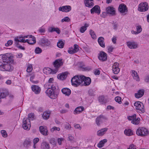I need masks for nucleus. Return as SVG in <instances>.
I'll return each instance as SVG.
<instances>
[{
	"label": "nucleus",
	"instance_id": "nucleus-40",
	"mask_svg": "<svg viewBox=\"0 0 149 149\" xmlns=\"http://www.w3.org/2000/svg\"><path fill=\"white\" fill-rule=\"evenodd\" d=\"M64 43L61 40H59L57 43V46L59 48H62L64 45Z\"/></svg>",
	"mask_w": 149,
	"mask_h": 149
},
{
	"label": "nucleus",
	"instance_id": "nucleus-41",
	"mask_svg": "<svg viewBox=\"0 0 149 149\" xmlns=\"http://www.w3.org/2000/svg\"><path fill=\"white\" fill-rule=\"evenodd\" d=\"M88 24H85L84 26H82L80 28V31L81 33H83L86 29V28L88 26Z\"/></svg>",
	"mask_w": 149,
	"mask_h": 149
},
{
	"label": "nucleus",
	"instance_id": "nucleus-57",
	"mask_svg": "<svg viewBox=\"0 0 149 149\" xmlns=\"http://www.w3.org/2000/svg\"><path fill=\"white\" fill-rule=\"evenodd\" d=\"M60 129L59 127H54L53 128L51 129V131L52 132H53L54 131L57 130V131H59Z\"/></svg>",
	"mask_w": 149,
	"mask_h": 149
},
{
	"label": "nucleus",
	"instance_id": "nucleus-58",
	"mask_svg": "<svg viewBox=\"0 0 149 149\" xmlns=\"http://www.w3.org/2000/svg\"><path fill=\"white\" fill-rule=\"evenodd\" d=\"M13 43V41L12 40H10L7 41V43L5 44V45L6 47H8L12 45Z\"/></svg>",
	"mask_w": 149,
	"mask_h": 149
},
{
	"label": "nucleus",
	"instance_id": "nucleus-53",
	"mask_svg": "<svg viewBox=\"0 0 149 149\" xmlns=\"http://www.w3.org/2000/svg\"><path fill=\"white\" fill-rule=\"evenodd\" d=\"M53 80L54 79L53 78H50L48 80V82L45 85V87L46 86L47 87V85L49 86L51 84H52V82Z\"/></svg>",
	"mask_w": 149,
	"mask_h": 149
},
{
	"label": "nucleus",
	"instance_id": "nucleus-63",
	"mask_svg": "<svg viewBox=\"0 0 149 149\" xmlns=\"http://www.w3.org/2000/svg\"><path fill=\"white\" fill-rule=\"evenodd\" d=\"M144 80L146 82L149 83V75H147L145 77Z\"/></svg>",
	"mask_w": 149,
	"mask_h": 149
},
{
	"label": "nucleus",
	"instance_id": "nucleus-28",
	"mask_svg": "<svg viewBox=\"0 0 149 149\" xmlns=\"http://www.w3.org/2000/svg\"><path fill=\"white\" fill-rule=\"evenodd\" d=\"M84 108L81 106L76 108L74 111L73 113L74 114L80 113L84 110Z\"/></svg>",
	"mask_w": 149,
	"mask_h": 149
},
{
	"label": "nucleus",
	"instance_id": "nucleus-9",
	"mask_svg": "<svg viewBox=\"0 0 149 149\" xmlns=\"http://www.w3.org/2000/svg\"><path fill=\"white\" fill-rule=\"evenodd\" d=\"M148 9V3L146 2L141 3L139 6L138 9V11L141 12L147 11Z\"/></svg>",
	"mask_w": 149,
	"mask_h": 149
},
{
	"label": "nucleus",
	"instance_id": "nucleus-26",
	"mask_svg": "<svg viewBox=\"0 0 149 149\" xmlns=\"http://www.w3.org/2000/svg\"><path fill=\"white\" fill-rule=\"evenodd\" d=\"M93 0H85L84 1V3L85 6L89 8L92 7L94 5L93 2H91L93 1Z\"/></svg>",
	"mask_w": 149,
	"mask_h": 149
},
{
	"label": "nucleus",
	"instance_id": "nucleus-52",
	"mask_svg": "<svg viewBox=\"0 0 149 149\" xmlns=\"http://www.w3.org/2000/svg\"><path fill=\"white\" fill-rule=\"evenodd\" d=\"M48 89L49 87H50L51 89L53 90L54 91H55L56 89V87L54 85H53L52 84H51L50 85H49V86H48L47 87Z\"/></svg>",
	"mask_w": 149,
	"mask_h": 149
},
{
	"label": "nucleus",
	"instance_id": "nucleus-42",
	"mask_svg": "<svg viewBox=\"0 0 149 149\" xmlns=\"http://www.w3.org/2000/svg\"><path fill=\"white\" fill-rule=\"evenodd\" d=\"M90 34L93 39H94L96 38V37L95 33L93 30H90Z\"/></svg>",
	"mask_w": 149,
	"mask_h": 149
},
{
	"label": "nucleus",
	"instance_id": "nucleus-46",
	"mask_svg": "<svg viewBox=\"0 0 149 149\" xmlns=\"http://www.w3.org/2000/svg\"><path fill=\"white\" fill-rule=\"evenodd\" d=\"M29 37L30 38H32V40L33 41V43L29 42V43H28L29 44H31V45H33V44H34L36 42L35 38V37L34 36H33L31 35H30L29 36Z\"/></svg>",
	"mask_w": 149,
	"mask_h": 149
},
{
	"label": "nucleus",
	"instance_id": "nucleus-3",
	"mask_svg": "<svg viewBox=\"0 0 149 149\" xmlns=\"http://www.w3.org/2000/svg\"><path fill=\"white\" fill-rule=\"evenodd\" d=\"M149 134V131L148 130L144 127H139L136 131V134L141 136H147Z\"/></svg>",
	"mask_w": 149,
	"mask_h": 149
},
{
	"label": "nucleus",
	"instance_id": "nucleus-56",
	"mask_svg": "<svg viewBox=\"0 0 149 149\" xmlns=\"http://www.w3.org/2000/svg\"><path fill=\"white\" fill-rule=\"evenodd\" d=\"M49 143L54 146H56V142L54 138H52L50 140Z\"/></svg>",
	"mask_w": 149,
	"mask_h": 149
},
{
	"label": "nucleus",
	"instance_id": "nucleus-35",
	"mask_svg": "<svg viewBox=\"0 0 149 149\" xmlns=\"http://www.w3.org/2000/svg\"><path fill=\"white\" fill-rule=\"evenodd\" d=\"M49 31L50 32L55 31L58 34H60L61 32L60 30L58 28H50L49 29Z\"/></svg>",
	"mask_w": 149,
	"mask_h": 149
},
{
	"label": "nucleus",
	"instance_id": "nucleus-16",
	"mask_svg": "<svg viewBox=\"0 0 149 149\" xmlns=\"http://www.w3.org/2000/svg\"><path fill=\"white\" fill-rule=\"evenodd\" d=\"M91 12L92 14L95 13L99 15L100 13V10L99 6L98 5L95 6L91 10Z\"/></svg>",
	"mask_w": 149,
	"mask_h": 149
},
{
	"label": "nucleus",
	"instance_id": "nucleus-60",
	"mask_svg": "<svg viewBox=\"0 0 149 149\" xmlns=\"http://www.w3.org/2000/svg\"><path fill=\"white\" fill-rule=\"evenodd\" d=\"M79 46L76 44H74V49L75 52H77L79 50Z\"/></svg>",
	"mask_w": 149,
	"mask_h": 149
},
{
	"label": "nucleus",
	"instance_id": "nucleus-54",
	"mask_svg": "<svg viewBox=\"0 0 149 149\" xmlns=\"http://www.w3.org/2000/svg\"><path fill=\"white\" fill-rule=\"evenodd\" d=\"M1 134L2 136L4 137H6L7 136V134L6 131L4 130H2L1 131Z\"/></svg>",
	"mask_w": 149,
	"mask_h": 149
},
{
	"label": "nucleus",
	"instance_id": "nucleus-19",
	"mask_svg": "<svg viewBox=\"0 0 149 149\" xmlns=\"http://www.w3.org/2000/svg\"><path fill=\"white\" fill-rule=\"evenodd\" d=\"M62 59H57L54 62L53 64L56 69H57L63 65V62Z\"/></svg>",
	"mask_w": 149,
	"mask_h": 149
},
{
	"label": "nucleus",
	"instance_id": "nucleus-64",
	"mask_svg": "<svg viewBox=\"0 0 149 149\" xmlns=\"http://www.w3.org/2000/svg\"><path fill=\"white\" fill-rule=\"evenodd\" d=\"M127 149H136V147L133 144H131L130 146V147Z\"/></svg>",
	"mask_w": 149,
	"mask_h": 149
},
{
	"label": "nucleus",
	"instance_id": "nucleus-62",
	"mask_svg": "<svg viewBox=\"0 0 149 149\" xmlns=\"http://www.w3.org/2000/svg\"><path fill=\"white\" fill-rule=\"evenodd\" d=\"M65 127L66 129L69 130L71 128V126L68 123H66L65 125Z\"/></svg>",
	"mask_w": 149,
	"mask_h": 149
},
{
	"label": "nucleus",
	"instance_id": "nucleus-14",
	"mask_svg": "<svg viewBox=\"0 0 149 149\" xmlns=\"http://www.w3.org/2000/svg\"><path fill=\"white\" fill-rule=\"evenodd\" d=\"M107 54L103 51L100 52L99 54V59L102 61H105L107 60Z\"/></svg>",
	"mask_w": 149,
	"mask_h": 149
},
{
	"label": "nucleus",
	"instance_id": "nucleus-51",
	"mask_svg": "<svg viewBox=\"0 0 149 149\" xmlns=\"http://www.w3.org/2000/svg\"><path fill=\"white\" fill-rule=\"evenodd\" d=\"M115 100L116 102L119 104H120L121 102V98L120 97L117 96L115 97Z\"/></svg>",
	"mask_w": 149,
	"mask_h": 149
},
{
	"label": "nucleus",
	"instance_id": "nucleus-30",
	"mask_svg": "<svg viewBox=\"0 0 149 149\" xmlns=\"http://www.w3.org/2000/svg\"><path fill=\"white\" fill-rule=\"evenodd\" d=\"M144 94V90H140L138 91L137 93H135V96L136 98H139L141 97Z\"/></svg>",
	"mask_w": 149,
	"mask_h": 149
},
{
	"label": "nucleus",
	"instance_id": "nucleus-48",
	"mask_svg": "<svg viewBox=\"0 0 149 149\" xmlns=\"http://www.w3.org/2000/svg\"><path fill=\"white\" fill-rule=\"evenodd\" d=\"M70 21L69 18L68 17H66L62 19L61 20V22H69Z\"/></svg>",
	"mask_w": 149,
	"mask_h": 149
},
{
	"label": "nucleus",
	"instance_id": "nucleus-18",
	"mask_svg": "<svg viewBox=\"0 0 149 149\" xmlns=\"http://www.w3.org/2000/svg\"><path fill=\"white\" fill-rule=\"evenodd\" d=\"M40 132L42 134L44 135L47 136L48 134V132L47 127L45 126H40L39 127Z\"/></svg>",
	"mask_w": 149,
	"mask_h": 149
},
{
	"label": "nucleus",
	"instance_id": "nucleus-11",
	"mask_svg": "<svg viewBox=\"0 0 149 149\" xmlns=\"http://www.w3.org/2000/svg\"><path fill=\"white\" fill-rule=\"evenodd\" d=\"M106 13L111 16H114L116 15V11L113 7L109 6L106 8Z\"/></svg>",
	"mask_w": 149,
	"mask_h": 149
},
{
	"label": "nucleus",
	"instance_id": "nucleus-21",
	"mask_svg": "<svg viewBox=\"0 0 149 149\" xmlns=\"http://www.w3.org/2000/svg\"><path fill=\"white\" fill-rule=\"evenodd\" d=\"M118 10L122 13L127 12V8L126 6L123 4H120L118 7Z\"/></svg>",
	"mask_w": 149,
	"mask_h": 149
},
{
	"label": "nucleus",
	"instance_id": "nucleus-4",
	"mask_svg": "<svg viewBox=\"0 0 149 149\" xmlns=\"http://www.w3.org/2000/svg\"><path fill=\"white\" fill-rule=\"evenodd\" d=\"M45 93L50 98L53 99H56L57 96V94L55 91L51 89L50 87L46 91Z\"/></svg>",
	"mask_w": 149,
	"mask_h": 149
},
{
	"label": "nucleus",
	"instance_id": "nucleus-50",
	"mask_svg": "<svg viewBox=\"0 0 149 149\" xmlns=\"http://www.w3.org/2000/svg\"><path fill=\"white\" fill-rule=\"evenodd\" d=\"M136 114H134L133 115H132L131 116H129L128 117V119L130 120H134V119L136 118Z\"/></svg>",
	"mask_w": 149,
	"mask_h": 149
},
{
	"label": "nucleus",
	"instance_id": "nucleus-33",
	"mask_svg": "<svg viewBox=\"0 0 149 149\" xmlns=\"http://www.w3.org/2000/svg\"><path fill=\"white\" fill-rule=\"evenodd\" d=\"M98 100L100 103L101 104H104L107 102V100L103 95L100 96L98 97Z\"/></svg>",
	"mask_w": 149,
	"mask_h": 149
},
{
	"label": "nucleus",
	"instance_id": "nucleus-38",
	"mask_svg": "<svg viewBox=\"0 0 149 149\" xmlns=\"http://www.w3.org/2000/svg\"><path fill=\"white\" fill-rule=\"evenodd\" d=\"M107 141V140L106 139H104L101 141L97 145V147L99 148H101L103 147L104 144Z\"/></svg>",
	"mask_w": 149,
	"mask_h": 149
},
{
	"label": "nucleus",
	"instance_id": "nucleus-8",
	"mask_svg": "<svg viewBox=\"0 0 149 149\" xmlns=\"http://www.w3.org/2000/svg\"><path fill=\"white\" fill-rule=\"evenodd\" d=\"M107 120V118L105 116L101 115L98 117L96 119V123L97 125L99 126L101 124Z\"/></svg>",
	"mask_w": 149,
	"mask_h": 149
},
{
	"label": "nucleus",
	"instance_id": "nucleus-47",
	"mask_svg": "<svg viewBox=\"0 0 149 149\" xmlns=\"http://www.w3.org/2000/svg\"><path fill=\"white\" fill-rule=\"evenodd\" d=\"M34 117V115L33 113H31L29 114L28 115V118L30 120H33V118Z\"/></svg>",
	"mask_w": 149,
	"mask_h": 149
},
{
	"label": "nucleus",
	"instance_id": "nucleus-59",
	"mask_svg": "<svg viewBox=\"0 0 149 149\" xmlns=\"http://www.w3.org/2000/svg\"><path fill=\"white\" fill-rule=\"evenodd\" d=\"M35 78V76L33 75L30 78V80L34 83H37L38 82V81H33V79Z\"/></svg>",
	"mask_w": 149,
	"mask_h": 149
},
{
	"label": "nucleus",
	"instance_id": "nucleus-27",
	"mask_svg": "<svg viewBox=\"0 0 149 149\" xmlns=\"http://www.w3.org/2000/svg\"><path fill=\"white\" fill-rule=\"evenodd\" d=\"M62 93L65 95L68 96H69L71 94V91L68 88H64L61 90Z\"/></svg>",
	"mask_w": 149,
	"mask_h": 149
},
{
	"label": "nucleus",
	"instance_id": "nucleus-31",
	"mask_svg": "<svg viewBox=\"0 0 149 149\" xmlns=\"http://www.w3.org/2000/svg\"><path fill=\"white\" fill-rule=\"evenodd\" d=\"M108 130V128L105 127L99 130L97 132V135L98 136H102Z\"/></svg>",
	"mask_w": 149,
	"mask_h": 149
},
{
	"label": "nucleus",
	"instance_id": "nucleus-1",
	"mask_svg": "<svg viewBox=\"0 0 149 149\" xmlns=\"http://www.w3.org/2000/svg\"><path fill=\"white\" fill-rule=\"evenodd\" d=\"M13 56L9 53L0 55V70L2 71H12L13 67L9 63H13Z\"/></svg>",
	"mask_w": 149,
	"mask_h": 149
},
{
	"label": "nucleus",
	"instance_id": "nucleus-44",
	"mask_svg": "<svg viewBox=\"0 0 149 149\" xmlns=\"http://www.w3.org/2000/svg\"><path fill=\"white\" fill-rule=\"evenodd\" d=\"M42 51V49L39 47H36L35 50V53L37 54L41 53Z\"/></svg>",
	"mask_w": 149,
	"mask_h": 149
},
{
	"label": "nucleus",
	"instance_id": "nucleus-23",
	"mask_svg": "<svg viewBox=\"0 0 149 149\" xmlns=\"http://www.w3.org/2000/svg\"><path fill=\"white\" fill-rule=\"evenodd\" d=\"M131 72L132 73V75L133 79L137 81H139L140 80V78L137 72L134 70H132Z\"/></svg>",
	"mask_w": 149,
	"mask_h": 149
},
{
	"label": "nucleus",
	"instance_id": "nucleus-34",
	"mask_svg": "<svg viewBox=\"0 0 149 149\" xmlns=\"http://www.w3.org/2000/svg\"><path fill=\"white\" fill-rule=\"evenodd\" d=\"M41 148L42 149H49L50 148L49 145L47 142L43 141L41 144Z\"/></svg>",
	"mask_w": 149,
	"mask_h": 149
},
{
	"label": "nucleus",
	"instance_id": "nucleus-36",
	"mask_svg": "<svg viewBox=\"0 0 149 149\" xmlns=\"http://www.w3.org/2000/svg\"><path fill=\"white\" fill-rule=\"evenodd\" d=\"M50 115V113L48 111L44 112L42 115V117L45 120L48 119Z\"/></svg>",
	"mask_w": 149,
	"mask_h": 149
},
{
	"label": "nucleus",
	"instance_id": "nucleus-49",
	"mask_svg": "<svg viewBox=\"0 0 149 149\" xmlns=\"http://www.w3.org/2000/svg\"><path fill=\"white\" fill-rule=\"evenodd\" d=\"M88 93L89 95L90 96H94L95 95V91L93 89H90L89 90Z\"/></svg>",
	"mask_w": 149,
	"mask_h": 149
},
{
	"label": "nucleus",
	"instance_id": "nucleus-25",
	"mask_svg": "<svg viewBox=\"0 0 149 149\" xmlns=\"http://www.w3.org/2000/svg\"><path fill=\"white\" fill-rule=\"evenodd\" d=\"M68 74V73L66 72H63L61 74H58L57 76V78L59 79L63 80L66 78Z\"/></svg>",
	"mask_w": 149,
	"mask_h": 149
},
{
	"label": "nucleus",
	"instance_id": "nucleus-12",
	"mask_svg": "<svg viewBox=\"0 0 149 149\" xmlns=\"http://www.w3.org/2000/svg\"><path fill=\"white\" fill-rule=\"evenodd\" d=\"M119 64L118 63H114L112 67L113 73L115 74H118L119 72L120 69L119 68Z\"/></svg>",
	"mask_w": 149,
	"mask_h": 149
},
{
	"label": "nucleus",
	"instance_id": "nucleus-22",
	"mask_svg": "<svg viewBox=\"0 0 149 149\" xmlns=\"http://www.w3.org/2000/svg\"><path fill=\"white\" fill-rule=\"evenodd\" d=\"M31 89L34 92L35 94H38L40 93L41 91L40 88L36 85H33L31 86Z\"/></svg>",
	"mask_w": 149,
	"mask_h": 149
},
{
	"label": "nucleus",
	"instance_id": "nucleus-20",
	"mask_svg": "<svg viewBox=\"0 0 149 149\" xmlns=\"http://www.w3.org/2000/svg\"><path fill=\"white\" fill-rule=\"evenodd\" d=\"M128 47L130 49H135L138 47L137 44L134 42L128 41L127 42Z\"/></svg>",
	"mask_w": 149,
	"mask_h": 149
},
{
	"label": "nucleus",
	"instance_id": "nucleus-39",
	"mask_svg": "<svg viewBox=\"0 0 149 149\" xmlns=\"http://www.w3.org/2000/svg\"><path fill=\"white\" fill-rule=\"evenodd\" d=\"M68 140L70 141L71 143H73L76 142V141L74 138L70 134H68Z\"/></svg>",
	"mask_w": 149,
	"mask_h": 149
},
{
	"label": "nucleus",
	"instance_id": "nucleus-37",
	"mask_svg": "<svg viewBox=\"0 0 149 149\" xmlns=\"http://www.w3.org/2000/svg\"><path fill=\"white\" fill-rule=\"evenodd\" d=\"M125 134L127 136H130L133 134V132L130 129H125L124 131Z\"/></svg>",
	"mask_w": 149,
	"mask_h": 149
},
{
	"label": "nucleus",
	"instance_id": "nucleus-29",
	"mask_svg": "<svg viewBox=\"0 0 149 149\" xmlns=\"http://www.w3.org/2000/svg\"><path fill=\"white\" fill-rule=\"evenodd\" d=\"M98 42L100 46L103 48L105 47L104 38L103 37H99L98 39Z\"/></svg>",
	"mask_w": 149,
	"mask_h": 149
},
{
	"label": "nucleus",
	"instance_id": "nucleus-10",
	"mask_svg": "<svg viewBox=\"0 0 149 149\" xmlns=\"http://www.w3.org/2000/svg\"><path fill=\"white\" fill-rule=\"evenodd\" d=\"M9 93L8 90L5 88H1L0 89V98L3 99L6 98L8 95Z\"/></svg>",
	"mask_w": 149,
	"mask_h": 149
},
{
	"label": "nucleus",
	"instance_id": "nucleus-15",
	"mask_svg": "<svg viewBox=\"0 0 149 149\" xmlns=\"http://www.w3.org/2000/svg\"><path fill=\"white\" fill-rule=\"evenodd\" d=\"M71 7L70 6H65L59 8L58 10L59 11L63 12H68L71 10Z\"/></svg>",
	"mask_w": 149,
	"mask_h": 149
},
{
	"label": "nucleus",
	"instance_id": "nucleus-13",
	"mask_svg": "<svg viewBox=\"0 0 149 149\" xmlns=\"http://www.w3.org/2000/svg\"><path fill=\"white\" fill-rule=\"evenodd\" d=\"M82 82L84 81V84L85 86L89 85L91 83V79L88 77H86L84 76L81 75Z\"/></svg>",
	"mask_w": 149,
	"mask_h": 149
},
{
	"label": "nucleus",
	"instance_id": "nucleus-24",
	"mask_svg": "<svg viewBox=\"0 0 149 149\" xmlns=\"http://www.w3.org/2000/svg\"><path fill=\"white\" fill-rule=\"evenodd\" d=\"M31 141L29 139H25L23 143V146L26 148H28L31 146Z\"/></svg>",
	"mask_w": 149,
	"mask_h": 149
},
{
	"label": "nucleus",
	"instance_id": "nucleus-32",
	"mask_svg": "<svg viewBox=\"0 0 149 149\" xmlns=\"http://www.w3.org/2000/svg\"><path fill=\"white\" fill-rule=\"evenodd\" d=\"M15 41H19L20 42H22L23 43H25L27 42L28 43H29V42L28 40H24L23 39L22 36H19L17 37H15Z\"/></svg>",
	"mask_w": 149,
	"mask_h": 149
},
{
	"label": "nucleus",
	"instance_id": "nucleus-61",
	"mask_svg": "<svg viewBox=\"0 0 149 149\" xmlns=\"http://www.w3.org/2000/svg\"><path fill=\"white\" fill-rule=\"evenodd\" d=\"M113 49V47L111 46H109L108 47V52L109 53H111L112 52Z\"/></svg>",
	"mask_w": 149,
	"mask_h": 149
},
{
	"label": "nucleus",
	"instance_id": "nucleus-7",
	"mask_svg": "<svg viewBox=\"0 0 149 149\" xmlns=\"http://www.w3.org/2000/svg\"><path fill=\"white\" fill-rule=\"evenodd\" d=\"M22 126L24 130H29L31 127L30 120L29 119L24 118L23 120Z\"/></svg>",
	"mask_w": 149,
	"mask_h": 149
},
{
	"label": "nucleus",
	"instance_id": "nucleus-2",
	"mask_svg": "<svg viewBox=\"0 0 149 149\" xmlns=\"http://www.w3.org/2000/svg\"><path fill=\"white\" fill-rule=\"evenodd\" d=\"M81 75H78L74 77L71 80V82L72 86L77 87L82 83Z\"/></svg>",
	"mask_w": 149,
	"mask_h": 149
},
{
	"label": "nucleus",
	"instance_id": "nucleus-43",
	"mask_svg": "<svg viewBox=\"0 0 149 149\" xmlns=\"http://www.w3.org/2000/svg\"><path fill=\"white\" fill-rule=\"evenodd\" d=\"M140 120V118H139L137 119L135 118L134 120L132 121V123L135 125H137L139 124Z\"/></svg>",
	"mask_w": 149,
	"mask_h": 149
},
{
	"label": "nucleus",
	"instance_id": "nucleus-17",
	"mask_svg": "<svg viewBox=\"0 0 149 149\" xmlns=\"http://www.w3.org/2000/svg\"><path fill=\"white\" fill-rule=\"evenodd\" d=\"M57 70H56L54 71L51 68H48L44 69L43 72L45 74H54L56 72Z\"/></svg>",
	"mask_w": 149,
	"mask_h": 149
},
{
	"label": "nucleus",
	"instance_id": "nucleus-45",
	"mask_svg": "<svg viewBox=\"0 0 149 149\" xmlns=\"http://www.w3.org/2000/svg\"><path fill=\"white\" fill-rule=\"evenodd\" d=\"M74 50V49L73 48H69V49L68 51V52L70 54H74L76 53V52H75Z\"/></svg>",
	"mask_w": 149,
	"mask_h": 149
},
{
	"label": "nucleus",
	"instance_id": "nucleus-5",
	"mask_svg": "<svg viewBox=\"0 0 149 149\" xmlns=\"http://www.w3.org/2000/svg\"><path fill=\"white\" fill-rule=\"evenodd\" d=\"M38 43L42 47L49 46L51 45L50 41L44 37L40 38Z\"/></svg>",
	"mask_w": 149,
	"mask_h": 149
},
{
	"label": "nucleus",
	"instance_id": "nucleus-6",
	"mask_svg": "<svg viewBox=\"0 0 149 149\" xmlns=\"http://www.w3.org/2000/svg\"><path fill=\"white\" fill-rule=\"evenodd\" d=\"M134 106L135 107L136 109L138 110V111L140 113H143L144 112V105L143 104L140 102H135L134 103Z\"/></svg>",
	"mask_w": 149,
	"mask_h": 149
},
{
	"label": "nucleus",
	"instance_id": "nucleus-55",
	"mask_svg": "<svg viewBox=\"0 0 149 149\" xmlns=\"http://www.w3.org/2000/svg\"><path fill=\"white\" fill-rule=\"evenodd\" d=\"M32 70L33 67L32 65H30L28 66L27 68L26 71L28 72H30L32 71Z\"/></svg>",
	"mask_w": 149,
	"mask_h": 149
}]
</instances>
